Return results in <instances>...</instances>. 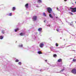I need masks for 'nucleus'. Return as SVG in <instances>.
Masks as SVG:
<instances>
[{
	"mask_svg": "<svg viewBox=\"0 0 76 76\" xmlns=\"http://www.w3.org/2000/svg\"><path fill=\"white\" fill-rule=\"evenodd\" d=\"M70 9H71L72 12H76V8L70 7Z\"/></svg>",
	"mask_w": 76,
	"mask_h": 76,
	"instance_id": "f257e3e1",
	"label": "nucleus"
},
{
	"mask_svg": "<svg viewBox=\"0 0 76 76\" xmlns=\"http://www.w3.org/2000/svg\"><path fill=\"white\" fill-rule=\"evenodd\" d=\"M32 19L34 21L37 20V16H34L33 17Z\"/></svg>",
	"mask_w": 76,
	"mask_h": 76,
	"instance_id": "f03ea898",
	"label": "nucleus"
},
{
	"mask_svg": "<svg viewBox=\"0 0 76 76\" xmlns=\"http://www.w3.org/2000/svg\"><path fill=\"white\" fill-rule=\"evenodd\" d=\"M48 12L49 13H50L52 12V9L50 7L48 8Z\"/></svg>",
	"mask_w": 76,
	"mask_h": 76,
	"instance_id": "7ed1b4c3",
	"label": "nucleus"
},
{
	"mask_svg": "<svg viewBox=\"0 0 76 76\" xmlns=\"http://www.w3.org/2000/svg\"><path fill=\"white\" fill-rule=\"evenodd\" d=\"M44 44L43 43H41L39 45V47L41 48H42L44 47Z\"/></svg>",
	"mask_w": 76,
	"mask_h": 76,
	"instance_id": "20e7f679",
	"label": "nucleus"
},
{
	"mask_svg": "<svg viewBox=\"0 0 76 76\" xmlns=\"http://www.w3.org/2000/svg\"><path fill=\"white\" fill-rule=\"evenodd\" d=\"M49 16L50 18H52V19H53V17L52 15H51V14H49Z\"/></svg>",
	"mask_w": 76,
	"mask_h": 76,
	"instance_id": "39448f33",
	"label": "nucleus"
},
{
	"mask_svg": "<svg viewBox=\"0 0 76 76\" xmlns=\"http://www.w3.org/2000/svg\"><path fill=\"white\" fill-rule=\"evenodd\" d=\"M38 31H42V28H39L38 29Z\"/></svg>",
	"mask_w": 76,
	"mask_h": 76,
	"instance_id": "423d86ee",
	"label": "nucleus"
},
{
	"mask_svg": "<svg viewBox=\"0 0 76 76\" xmlns=\"http://www.w3.org/2000/svg\"><path fill=\"white\" fill-rule=\"evenodd\" d=\"M25 35V34L24 33H21L20 34V35H21V36H23V35Z\"/></svg>",
	"mask_w": 76,
	"mask_h": 76,
	"instance_id": "0eeeda50",
	"label": "nucleus"
},
{
	"mask_svg": "<svg viewBox=\"0 0 76 76\" xmlns=\"http://www.w3.org/2000/svg\"><path fill=\"white\" fill-rule=\"evenodd\" d=\"M19 47H23V45L22 44H20L19 45Z\"/></svg>",
	"mask_w": 76,
	"mask_h": 76,
	"instance_id": "6e6552de",
	"label": "nucleus"
},
{
	"mask_svg": "<svg viewBox=\"0 0 76 76\" xmlns=\"http://www.w3.org/2000/svg\"><path fill=\"white\" fill-rule=\"evenodd\" d=\"M62 60H61V59H58V62H61V61Z\"/></svg>",
	"mask_w": 76,
	"mask_h": 76,
	"instance_id": "1a4fd4ad",
	"label": "nucleus"
},
{
	"mask_svg": "<svg viewBox=\"0 0 76 76\" xmlns=\"http://www.w3.org/2000/svg\"><path fill=\"white\" fill-rule=\"evenodd\" d=\"M25 6L26 7V8H28V4H26L25 5Z\"/></svg>",
	"mask_w": 76,
	"mask_h": 76,
	"instance_id": "9d476101",
	"label": "nucleus"
},
{
	"mask_svg": "<svg viewBox=\"0 0 76 76\" xmlns=\"http://www.w3.org/2000/svg\"><path fill=\"white\" fill-rule=\"evenodd\" d=\"M37 53H38V54H42V52H41L40 51H38Z\"/></svg>",
	"mask_w": 76,
	"mask_h": 76,
	"instance_id": "9b49d317",
	"label": "nucleus"
},
{
	"mask_svg": "<svg viewBox=\"0 0 76 76\" xmlns=\"http://www.w3.org/2000/svg\"><path fill=\"white\" fill-rule=\"evenodd\" d=\"M12 10L13 11H14V10H15V9H16V8H15V7H12Z\"/></svg>",
	"mask_w": 76,
	"mask_h": 76,
	"instance_id": "f8f14e48",
	"label": "nucleus"
},
{
	"mask_svg": "<svg viewBox=\"0 0 76 76\" xmlns=\"http://www.w3.org/2000/svg\"><path fill=\"white\" fill-rule=\"evenodd\" d=\"M43 14L44 16H47V15H46L45 13V12H43Z\"/></svg>",
	"mask_w": 76,
	"mask_h": 76,
	"instance_id": "ddd939ff",
	"label": "nucleus"
},
{
	"mask_svg": "<svg viewBox=\"0 0 76 76\" xmlns=\"http://www.w3.org/2000/svg\"><path fill=\"white\" fill-rule=\"evenodd\" d=\"M3 38V37L2 36H0V39H2Z\"/></svg>",
	"mask_w": 76,
	"mask_h": 76,
	"instance_id": "4468645a",
	"label": "nucleus"
},
{
	"mask_svg": "<svg viewBox=\"0 0 76 76\" xmlns=\"http://www.w3.org/2000/svg\"><path fill=\"white\" fill-rule=\"evenodd\" d=\"M9 16H12V13H10L9 14Z\"/></svg>",
	"mask_w": 76,
	"mask_h": 76,
	"instance_id": "2eb2a0df",
	"label": "nucleus"
},
{
	"mask_svg": "<svg viewBox=\"0 0 76 76\" xmlns=\"http://www.w3.org/2000/svg\"><path fill=\"white\" fill-rule=\"evenodd\" d=\"M53 57H57V55L56 54H55L53 55Z\"/></svg>",
	"mask_w": 76,
	"mask_h": 76,
	"instance_id": "dca6fc26",
	"label": "nucleus"
},
{
	"mask_svg": "<svg viewBox=\"0 0 76 76\" xmlns=\"http://www.w3.org/2000/svg\"><path fill=\"white\" fill-rule=\"evenodd\" d=\"M18 64H19L20 65L22 63H21V62H19L18 63Z\"/></svg>",
	"mask_w": 76,
	"mask_h": 76,
	"instance_id": "f3484780",
	"label": "nucleus"
},
{
	"mask_svg": "<svg viewBox=\"0 0 76 76\" xmlns=\"http://www.w3.org/2000/svg\"><path fill=\"white\" fill-rule=\"evenodd\" d=\"M1 32L2 33V34H4V30H2Z\"/></svg>",
	"mask_w": 76,
	"mask_h": 76,
	"instance_id": "a211bd4d",
	"label": "nucleus"
},
{
	"mask_svg": "<svg viewBox=\"0 0 76 76\" xmlns=\"http://www.w3.org/2000/svg\"><path fill=\"white\" fill-rule=\"evenodd\" d=\"M64 69H62L60 72H63V71H64Z\"/></svg>",
	"mask_w": 76,
	"mask_h": 76,
	"instance_id": "6ab92c4d",
	"label": "nucleus"
},
{
	"mask_svg": "<svg viewBox=\"0 0 76 76\" xmlns=\"http://www.w3.org/2000/svg\"><path fill=\"white\" fill-rule=\"evenodd\" d=\"M56 47H58V43H56Z\"/></svg>",
	"mask_w": 76,
	"mask_h": 76,
	"instance_id": "aec40b11",
	"label": "nucleus"
},
{
	"mask_svg": "<svg viewBox=\"0 0 76 76\" xmlns=\"http://www.w3.org/2000/svg\"><path fill=\"white\" fill-rule=\"evenodd\" d=\"M19 61V60H18V59H16L15 60V62H18Z\"/></svg>",
	"mask_w": 76,
	"mask_h": 76,
	"instance_id": "412c9836",
	"label": "nucleus"
},
{
	"mask_svg": "<svg viewBox=\"0 0 76 76\" xmlns=\"http://www.w3.org/2000/svg\"><path fill=\"white\" fill-rule=\"evenodd\" d=\"M76 61V59H73V61L74 62H75V61Z\"/></svg>",
	"mask_w": 76,
	"mask_h": 76,
	"instance_id": "4be33fe9",
	"label": "nucleus"
},
{
	"mask_svg": "<svg viewBox=\"0 0 76 76\" xmlns=\"http://www.w3.org/2000/svg\"><path fill=\"white\" fill-rule=\"evenodd\" d=\"M39 2H41V0H39Z\"/></svg>",
	"mask_w": 76,
	"mask_h": 76,
	"instance_id": "5701e85b",
	"label": "nucleus"
},
{
	"mask_svg": "<svg viewBox=\"0 0 76 76\" xmlns=\"http://www.w3.org/2000/svg\"><path fill=\"white\" fill-rule=\"evenodd\" d=\"M16 30H17V31H19V29L17 28L16 29Z\"/></svg>",
	"mask_w": 76,
	"mask_h": 76,
	"instance_id": "b1692460",
	"label": "nucleus"
},
{
	"mask_svg": "<svg viewBox=\"0 0 76 76\" xmlns=\"http://www.w3.org/2000/svg\"><path fill=\"white\" fill-rule=\"evenodd\" d=\"M56 30L57 31V32H58L59 31H58V29H57Z\"/></svg>",
	"mask_w": 76,
	"mask_h": 76,
	"instance_id": "393cba45",
	"label": "nucleus"
},
{
	"mask_svg": "<svg viewBox=\"0 0 76 76\" xmlns=\"http://www.w3.org/2000/svg\"><path fill=\"white\" fill-rule=\"evenodd\" d=\"M15 32H17V30L16 29H15Z\"/></svg>",
	"mask_w": 76,
	"mask_h": 76,
	"instance_id": "a878e982",
	"label": "nucleus"
},
{
	"mask_svg": "<svg viewBox=\"0 0 76 76\" xmlns=\"http://www.w3.org/2000/svg\"><path fill=\"white\" fill-rule=\"evenodd\" d=\"M71 14H72V15H73V13H71Z\"/></svg>",
	"mask_w": 76,
	"mask_h": 76,
	"instance_id": "bb28decb",
	"label": "nucleus"
},
{
	"mask_svg": "<svg viewBox=\"0 0 76 76\" xmlns=\"http://www.w3.org/2000/svg\"><path fill=\"white\" fill-rule=\"evenodd\" d=\"M45 61H47V60H45Z\"/></svg>",
	"mask_w": 76,
	"mask_h": 76,
	"instance_id": "cd10ccee",
	"label": "nucleus"
},
{
	"mask_svg": "<svg viewBox=\"0 0 76 76\" xmlns=\"http://www.w3.org/2000/svg\"><path fill=\"white\" fill-rule=\"evenodd\" d=\"M67 1V0H64L65 1Z\"/></svg>",
	"mask_w": 76,
	"mask_h": 76,
	"instance_id": "c85d7f7f",
	"label": "nucleus"
},
{
	"mask_svg": "<svg viewBox=\"0 0 76 76\" xmlns=\"http://www.w3.org/2000/svg\"><path fill=\"white\" fill-rule=\"evenodd\" d=\"M57 10H58V8H57Z\"/></svg>",
	"mask_w": 76,
	"mask_h": 76,
	"instance_id": "c756f323",
	"label": "nucleus"
},
{
	"mask_svg": "<svg viewBox=\"0 0 76 76\" xmlns=\"http://www.w3.org/2000/svg\"><path fill=\"white\" fill-rule=\"evenodd\" d=\"M48 26H50V25H48Z\"/></svg>",
	"mask_w": 76,
	"mask_h": 76,
	"instance_id": "7c9ffc66",
	"label": "nucleus"
},
{
	"mask_svg": "<svg viewBox=\"0 0 76 76\" xmlns=\"http://www.w3.org/2000/svg\"><path fill=\"white\" fill-rule=\"evenodd\" d=\"M44 22H45V21H44Z\"/></svg>",
	"mask_w": 76,
	"mask_h": 76,
	"instance_id": "2f4dec72",
	"label": "nucleus"
},
{
	"mask_svg": "<svg viewBox=\"0 0 76 76\" xmlns=\"http://www.w3.org/2000/svg\"><path fill=\"white\" fill-rule=\"evenodd\" d=\"M47 10H48V8H47Z\"/></svg>",
	"mask_w": 76,
	"mask_h": 76,
	"instance_id": "473e14b6",
	"label": "nucleus"
},
{
	"mask_svg": "<svg viewBox=\"0 0 76 76\" xmlns=\"http://www.w3.org/2000/svg\"><path fill=\"white\" fill-rule=\"evenodd\" d=\"M72 23H73V22H72Z\"/></svg>",
	"mask_w": 76,
	"mask_h": 76,
	"instance_id": "72a5a7b5",
	"label": "nucleus"
},
{
	"mask_svg": "<svg viewBox=\"0 0 76 76\" xmlns=\"http://www.w3.org/2000/svg\"><path fill=\"white\" fill-rule=\"evenodd\" d=\"M75 3L76 4V1L75 2Z\"/></svg>",
	"mask_w": 76,
	"mask_h": 76,
	"instance_id": "f704fd0d",
	"label": "nucleus"
},
{
	"mask_svg": "<svg viewBox=\"0 0 76 76\" xmlns=\"http://www.w3.org/2000/svg\"><path fill=\"white\" fill-rule=\"evenodd\" d=\"M76 23V21L75 22Z\"/></svg>",
	"mask_w": 76,
	"mask_h": 76,
	"instance_id": "c9c22d12",
	"label": "nucleus"
}]
</instances>
